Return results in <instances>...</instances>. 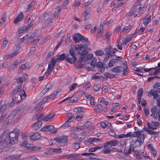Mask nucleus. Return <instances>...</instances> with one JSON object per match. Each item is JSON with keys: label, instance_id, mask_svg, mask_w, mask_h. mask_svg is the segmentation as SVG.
Segmentation results:
<instances>
[{"label": "nucleus", "instance_id": "nucleus-18", "mask_svg": "<svg viewBox=\"0 0 160 160\" xmlns=\"http://www.w3.org/2000/svg\"><path fill=\"white\" fill-rule=\"evenodd\" d=\"M22 88L21 85H19L17 88L14 90L11 93V95L12 96H13L15 95L19 94L20 93H19V92L21 90Z\"/></svg>", "mask_w": 160, "mask_h": 160}, {"label": "nucleus", "instance_id": "nucleus-29", "mask_svg": "<svg viewBox=\"0 0 160 160\" xmlns=\"http://www.w3.org/2000/svg\"><path fill=\"white\" fill-rule=\"evenodd\" d=\"M80 141H75L74 142L72 145V147L74 149H78L80 147Z\"/></svg>", "mask_w": 160, "mask_h": 160}, {"label": "nucleus", "instance_id": "nucleus-44", "mask_svg": "<svg viewBox=\"0 0 160 160\" xmlns=\"http://www.w3.org/2000/svg\"><path fill=\"white\" fill-rule=\"evenodd\" d=\"M7 113L6 112H3L0 117V123L3 121V120L5 118L7 115Z\"/></svg>", "mask_w": 160, "mask_h": 160}, {"label": "nucleus", "instance_id": "nucleus-45", "mask_svg": "<svg viewBox=\"0 0 160 160\" xmlns=\"http://www.w3.org/2000/svg\"><path fill=\"white\" fill-rule=\"evenodd\" d=\"M20 112L19 109L17 108L15 110H13L12 112V114L13 116H16Z\"/></svg>", "mask_w": 160, "mask_h": 160}, {"label": "nucleus", "instance_id": "nucleus-17", "mask_svg": "<svg viewBox=\"0 0 160 160\" xmlns=\"http://www.w3.org/2000/svg\"><path fill=\"white\" fill-rule=\"evenodd\" d=\"M42 122L41 121H38L37 122L33 124L32 126V129L34 130H37L39 128L42 126Z\"/></svg>", "mask_w": 160, "mask_h": 160}, {"label": "nucleus", "instance_id": "nucleus-14", "mask_svg": "<svg viewBox=\"0 0 160 160\" xmlns=\"http://www.w3.org/2000/svg\"><path fill=\"white\" fill-rule=\"evenodd\" d=\"M68 55H66V60L67 62L70 63L71 64L74 63L77 60L76 57H72V58H69L68 57Z\"/></svg>", "mask_w": 160, "mask_h": 160}, {"label": "nucleus", "instance_id": "nucleus-41", "mask_svg": "<svg viewBox=\"0 0 160 160\" xmlns=\"http://www.w3.org/2000/svg\"><path fill=\"white\" fill-rule=\"evenodd\" d=\"M34 22V21L32 20L30 21V23L29 24H28L27 26H25V27L26 28L25 30L26 31H28V30L30 28H31L32 27V25H33Z\"/></svg>", "mask_w": 160, "mask_h": 160}, {"label": "nucleus", "instance_id": "nucleus-12", "mask_svg": "<svg viewBox=\"0 0 160 160\" xmlns=\"http://www.w3.org/2000/svg\"><path fill=\"white\" fill-rule=\"evenodd\" d=\"M28 78V76L26 74H23L22 76L17 79V83L20 84V85H22L23 82L26 80Z\"/></svg>", "mask_w": 160, "mask_h": 160}, {"label": "nucleus", "instance_id": "nucleus-6", "mask_svg": "<svg viewBox=\"0 0 160 160\" xmlns=\"http://www.w3.org/2000/svg\"><path fill=\"white\" fill-rule=\"evenodd\" d=\"M17 97H15L14 98H13L11 102L9 103V105L11 106H13L14 104L16 103H17L19 102L20 100L22 99L21 98V95L20 94H17Z\"/></svg>", "mask_w": 160, "mask_h": 160}, {"label": "nucleus", "instance_id": "nucleus-48", "mask_svg": "<svg viewBox=\"0 0 160 160\" xmlns=\"http://www.w3.org/2000/svg\"><path fill=\"white\" fill-rule=\"evenodd\" d=\"M97 61L96 58H93L92 60L90 65L93 67H95L96 65Z\"/></svg>", "mask_w": 160, "mask_h": 160}, {"label": "nucleus", "instance_id": "nucleus-16", "mask_svg": "<svg viewBox=\"0 0 160 160\" xmlns=\"http://www.w3.org/2000/svg\"><path fill=\"white\" fill-rule=\"evenodd\" d=\"M143 89L142 88H140L138 92V103L140 104L141 103V99L143 93Z\"/></svg>", "mask_w": 160, "mask_h": 160}, {"label": "nucleus", "instance_id": "nucleus-49", "mask_svg": "<svg viewBox=\"0 0 160 160\" xmlns=\"http://www.w3.org/2000/svg\"><path fill=\"white\" fill-rule=\"evenodd\" d=\"M61 10V9H60L58 7L55 9L54 12L52 14L55 15L56 16V15L60 12Z\"/></svg>", "mask_w": 160, "mask_h": 160}, {"label": "nucleus", "instance_id": "nucleus-20", "mask_svg": "<svg viewBox=\"0 0 160 160\" xmlns=\"http://www.w3.org/2000/svg\"><path fill=\"white\" fill-rule=\"evenodd\" d=\"M82 35L78 33L74 34L73 36V39L76 43L79 42L81 40Z\"/></svg>", "mask_w": 160, "mask_h": 160}, {"label": "nucleus", "instance_id": "nucleus-47", "mask_svg": "<svg viewBox=\"0 0 160 160\" xmlns=\"http://www.w3.org/2000/svg\"><path fill=\"white\" fill-rule=\"evenodd\" d=\"M25 28V26L22 27V28L19 29L17 33L20 35L25 31H26Z\"/></svg>", "mask_w": 160, "mask_h": 160}, {"label": "nucleus", "instance_id": "nucleus-59", "mask_svg": "<svg viewBox=\"0 0 160 160\" xmlns=\"http://www.w3.org/2000/svg\"><path fill=\"white\" fill-rule=\"evenodd\" d=\"M70 116H68V118L67 122H69L72 121L74 119L73 115L70 114Z\"/></svg>", "mask_w": 160, "mask_h": 160}, {"label": "nucleus", "instance_id": "nucleus-1", "mask_svg": "<svg viewBox=\"0 0 160 160\" xmlns=\"http://www.w3.org/2000/svg\"><path fill=\"white\" fill-rule=\"evenodd\" d=\"M20 132V130L18 128H14L13 131L10 132L8 130H5L2 134V137L4 139L0 141V146L8 147L16 143L18 141Z\"/></svg>", "mask_w": 160, "mask_h": 160}, {"label": "nucleus", "instance_id": "nucleus-57", "mask_svg": "<svg viewBox=\"0 0 160 160\" xmlns=\"http://www.w3.org/2000/svg\"><path fill=\"white\" fill-rule=\"evenodd\" d=\"M52 70L50 68H48L47 71L44 73V75L46 76H48L51 73V72Z\"/></svg>", "mask_w": 160, "mask_h": 160}, {"label": "nucleus", "instance_id": "nucleus-51", "mask_svg": "<svg viewBox=\"0 0 160 160\" xmlns=\"http://www.w3.org/2000/svg\"><path fill=\"white\" fill-rule=\"evenodd\" d=\"M45 116V114L44 113H42L41 114V115L38 116L37 118L38 121H40V120H42L44 121V117Z\"/></svg>", "mask_w": 160, "mask_h": 160}, {"label": "nucleus", "instance_id": "nucleus-62", "mask_svg": "<svg viewBox=\"0 0 160 160\" xmlns=\"http://www.w3.org/2000/svg\"><path fill=\"white\" fill-rule=\"evenodd\" d=\"M78 100V99L77 98H74L71 97L69 100V103H73L75 102Z\"/></svg>", "mask_w": 160, "mask_h": 160}, {"label": "nucleus", "instance_id": "nucleus-42", "mask_svg": "<svg viewBox=\"0 0 160 160\" xmlns=\"http://www.w3.org/2000/svg\"><path fill=\"white\" fill-rule=\"evenodd\" d=\"M73 46L72 45L71 47L72 48H70L69 50V52L70 55H71L72 57H76L75 53L74 51V49L73 48Z\"/></svg>", "mask_w": 160, "mask_h": 160}, {"label": "nucleus", "instance_id": "nucleus-8", "mask_svg": "<svg viewBox=\"0 0 160 160\" xmlns=\"http://www.w3.org/2000/svg\"><path fill=\"white\" fill-rule=\"evenodd\" d=\"M134 147L133 144H130L128 148H125L123 151L125 155H129L132 152L134 151Z\"/></svg>", "mask_w": 160, "mask_h": 160}, {"label": "nucleus", "instance_id": "nucleus-19", "mask_svg": "<svg viewBox=\"0 0 160 160\" xmlns=\"http://www.w3.org/2000/svg\"><path fill=\"white\" fill-rule=\"evenodd\" d=\"M148 96L149 97L151 96H153V98L155 99L158 97V95L157 92L156 91V90L154 89H151L150 90Z\"/></svg>", "mask_w": 160, "mask_h": 160}, {"label": "nucleus", "instance_id": "nucleus-11", "mask_svg": "<svg viewBox=\"0 0 160 160\" xmlns=\"http://www.w3.org/2000/svg\"><path fill=\"white\" fill-rule=\"evenodd\" d=\"M123 68L122 66H117L110 70V71L114 73H119L122 71Z\"/></svg>", "mask_w": 160, "mask_h": 160}, {"label": "nucleus", "instance_id": "nucleus-37", "mask_svg": "<svg viewBox=\"0 0 160 160\" xmlns=\"http://www.w3.org/2000/svg\"><path fill=\"white\" fill-rule=\"evenodd\" d=\"M66 55H65L64 53H62L59 55L56 59H57V61L58 60L60 61H63L66 60Z\"/></svg>", "mask_w": 160, "mask_h": 160}, {"label": "nucleus", "instance_id": "nucleus-53", "mask_svg": "<svg viewBox=\"0 0 160 160\" xmlns=\"http://www.w3.org/2000/svg\"><path fill=\"white\" fill-rule=\"evenodd\" d=\"M101 87V85L99 84H95L93 86V89L95 91H98Z\"/></svg>", "mask_w": 160, "mask_h": 160}, {"label": "nucleus", "instance_id": "nucleus-43", "mask_svg": "<svg viewBox=\"0 0 160 160\" xmlns=\"http://www.w3.org/2000/svg\"><path fill=\"white\" fill-rule=\"evenodd\" d=\"M136 34V32H135L133 34H132L131 35L127 36L126 38L128 40V42H129L132 40L133 38L135 35Z\"/></svg>", "mask_w": 160, "mask_h": 160}, {"label": "nucleus", "instance_id": "nucleus-35", "mask_svg": "<svg viewBox=\"0 0 160 160\" xmlns=\"http://www.w3.org/2000/svg\"><path fill=\"white\" fill-rule=\"evenodd\" d=\"M104 75L107 77L110 78H113L115 77V75L110 73L109 72H105L103 74Z\"/></svg>", "mask_w": 160, "mask_h": 160}, {"label": "nucleus", "instance_id": "nucleus-60", "mask_svg": "<svg viewBox=\"0 0 160 160\" xmlns=\"http://www.w3.org/2000/svg\"><path fill=\"white\" fill-rule=\"evenodd\" d=\"M96 67L98 68H102L103 65L102 63L100 62H99L96 65Z\"/></svg>", "mask_w": 160, "mask_h": 160}, {"label": "nucleus", "instance_id": "nucleus-34", "mask_svg": "<svg viewBox=\"0 0 160 160\" xmlns=\"http://www.w3.org/2000/svg\"><path fill=\"white\" fill-rule=\"evenodd\" d=\"M55 18L56 17L55 15L53 14L51 15L47 20L46 23H47V24H49L51 23Z\"/></svg>", "mask_w": 160, "mask_h": 160}, {"label": "nucleus", "instance_id": "nucleus-21", "mask_svg": "<svg viewBox=\"0 0 160 160\" xmlns=\"http://www.w3.org/2000/svg\"><path fill=\"white\" fill-rule=\"evenodd\" d=\"M48 132L51 134L55 133L56 132V130L54 129V127L52 125H48Z\"/></svg>", "mask_w": 160, "mask_h": 160}, {"label": "nucleus", "instance_id": "nucleus-24", "mask_svg": "<svg viewBox=\"0 0 160 160\" xmlns=\"http://www.w3.org/2000/svg\"><path fill=\"white\" fill-rule=\"evenodd\" d=\"M35 4V2L33 1H32L28 5L27 8L26 9V12H29L31 10L32 8L34 7Z\"/></svg>", "mask_w": 160, "mask_h": 160}, {"label": "nucleus", "instance_id": "nucleus-39", "mask_svg": "<svg viewBox=\"0 0 160 160\" xmlns=\"http://www.w3.org/2000/svg\"><path fill=\"white\" fill-rule=\"evenodd\" d=\"M95 54L96 56H100L104 55V53L102 50H98L95 52Z\"/></svg>", "mask_w": 160, "mask_h": 160}, {"label": "nucleus", "instance_id": "nucleus-55", "mask_svg": "<svg viewBox=\"0 0 160 160\" xmlns=\"http://www.w3.org/2000/svg\"><path fill=\"white\" fill-rule=\"evenodd\" d=\"M83 114H82L78 113L77 114L76 118L77 119L78 121H79L80 119L82 118L83 117Z\"/></svg>", "mask_w": 160, "mask_h": 160}, {"label": "nucleus", "instance_id": "nucleus-27", "mask_svg": "<svg viewBox=\"0 0 160 160\" xmlns=\"http://www.w3.org/2000/svg\"><path fill=\"white\" fill-rule=\"evenodd\" d=\"M7 19V15L6 14H3L2 18L0 19V27L4 24Z\"/></svg>", "mask_w": 160, "mask_h": 160}, {"label": "nucleus", "instance_id": "nucleus-28", "mask_svg": "<svg viewBox=\"0 0 160 160\" xmlns=\"http://www.w3.org/2000/svg\"><path fill=\"white\" fill-rule=\"evenodd\" d=\"M55 115V113H51L48 116L44 118V121L47 122L50 121Z\"/></svg>", "mask_w": 160, "mask_h": 160}, {"label": "nucleus", "instance_id": "nucleus-56", "mask_svg": "<svg viewBox=\"0 0 160 160\" xmlns=\"http://www.w3.org/2000/svg\"><path fill=\"white\" fill-rule=\"evenodd\" d=\"M49 98V96H46L42 99V100L40 101V102H41L42 104L44 103L47 101Z\"/></svg>", "mask_w": 160, "mask_h": 160}, {"label": "nucleus", "instance_id": "nucleus-63", "mask_svg": "<svg viewBox=\"0 0 160 160\" xmlns=\"http://www.w3.org/2000/svg\"><path fill=\"white\" fill-rule=\"evenodd\" d=\"M36 50L35 47H32L30 48L29 54H33Z\"/></svg>", "mask_w": 160, "mask_h": 160}, {"label": "nucleus", "instance_id": "nucleus-15", "mask_svg": "<svg viewBox=\"0 0 160 160\" xmlns=\"http://www.w3.org/2000/svg\"><path fill=\"white\" fill-rule=\"evenodd\" d=\"M90 13V10L88 9H86L82 13V17L84 18V21H86L89 19L88 15Z\"/></svg>", "mask_w": 160, "mask_h": 160}, {"label": "nucleus", "instance_id": "nucleus-40", "mask_svg": "<svg viewBox=\"0 0 160 160\" xmlns=\"http://www.w3.org/2000/svg\"><path fill=\"white\" fill-rule=\"evenodd\" d=\"M93 55L91 53H90L88 54H87V55L85 56L84 58V62H85L88 60H90L93 57Z\"/></svg>", "mask_w": 160, "mask_h": 160}, {"label": "nucleus", "instance_id": "nucleus-50", "mask_svg": "<svg viewBox=\"0 0 160 160\" xmlns=\"http://www.w3.org/2000/svg\"><path fill=\"white\" fill-rule=\"evenodd\" d=\"M132 27V26L130 24L128 26H125L123 29V32H126L128 30H130Z\"/></svg>", "mask_w": 160, "mask_h": 160}, {"label": "nucleus", "instance_id": "nucleus-38", "mask_svg": "<svg viewBox=\"0 0 160 160\" xmlns=\"http://www.w3.org/2000/svg\"><path fill=\"white\" fill-rule=\"evenodd\" d=\"M117 62V61L115 59H112L109 61L108 66L109 68H111L113 67L114 66L113 64H116Z\"/></svg>", "mask_w": 160, "mask_h": 160}, {"label": "nucleus", "instance_id": "nucleus-36", "mask_svg": "<svg viewBox=\"0 0 160 160\" xmlns=\"http://www.w3.org/2000/svg\"><path fill=\"white\" fill-rule=\"evenodd\" d=\"M103 147L104 146H102L101 147L97 146L94 148H91L88 151L89 152H93L98 150L102 149Z\"/></svg>", "mask_w": 160, "mask_h": 160}, {"label": "nucleus", "instance_id": "nucleus-58", "mask_svg": "<svg viewBox=\"0 0 160 160\" xmlns=\"http://www.w3.org/2000/svg\"><path fill=\"white\" fill-rule=\"evenodd\" d=\"M26 104L25 103L22 104L20 106L18 107V108L21 111L23 109L26 107Z\"/></svg>", "mask_w": 160, "mask_h": 160}, {"label": "nucleus", "instance_id": "nucleus-23", "mask_svg": "<svg viewBox=\"0 0 160 160\" xmlns=\"http://www.w3.org/2000/svg\"><path fill=\"white\" fill-rule=\"evenodd\" d=\"M151 19V16L149 14H148L146 16L145 18L143 20V22L144 24L146 25L150 21Z\"/></svg>", "mask_w": 160, "mask_h": 160}, {"label": "nucleus", "instance_id": "nucleus-13", "mask_svg": "<svg viewBox=\"0 0 160 160\" xmlns=\"http://www.w3.org/2000/svg\"><path fill=\"white\" fill-rule=\"evenodd\" d=\"M57 61V59H56V58H52L50 61V63L48 64V68L52 70Z\"/></svg>", "mask_w": 160, "mask_h": 160}, {"label": "nucleus", "instance_id": "nucleus-31", "mask_svg": "<svg viewBox=\"0 0 160 160\" xmlns=\"http://www.w3.org/2000/svg\"><path fill=\"white\" fill-rule=\"evenodd\" d=\"M157 111V107L156 106H153L151 109V112L152 114L150 115V116L152 117L155 115V114Z\"/></svg>", "mask_w": 160, "mask_h": 160}, {"label": "nucleus", "instance_id": "nucleus-64", "mask_svg": "<svg viewBox=\"0 0 160 160\" xmlns=\"http://www.w3.org/2000/svg\"><path fill=\"white\" fill-rule=\"evenodd\" d=\"M160 87V83L159 82H156L153 86V88L156 89L157 88Z\"/></svg>", "mask_w": 160, "mask_h": 160}, {"label": "nucleus", "instance_id": "nucleus-33", "mask_svg": "<svg viewBox=\"0 0 160 160\" xmlns=\"http://www.w3.org/2000/svg\"><path fill=\"white\" fill-rule=\"evenodd\" d=\"M112 47L111 46H110L108 48H106L105 49V53H106V54L107 55H111V54L110 53L112 52L113 54L115 53V52L114 51H112Z\"/></svg>", "mask_w": 160, "mask_h": 160}, {"label": "nucleus", "instance_id": "nucleus-9", "mask_svg": "<svg viewBox=\"0 0 160 160\" xmlns=\"http://www.w3.org/2000/svg\"><path fill=\"white\" fill-rule=\"evenodd\" d=\"M21 155H15L6 157L2 158L1 160H18L20 158Z\"/></svg>", "mask_w": 160, "mask_h": 160}, {"label": "nucleus", "instance_id": "nucleus-61", "mask_svg": "<svg viewBox=\"0 0 160 160\" xmlns=\"http://www.w3.org/2000/svg\"><path fill=\"white\" fill-rule=\"evenodd\" d=\"M81 1V0H76L75 3L73 4V6L76 7L78 6L80 4Z\"/></svg>", "mask_w": 160, "mask_h": 160}, {"label": "nucleus", "instance_id": "nucleus-3", "mask_svg": "<svg viewBox=\"0 0 160 160\" xmlns=\"http://www.w3.org/2000/svg\"><path fill=\"white\" fill-rule=\"evenodd\" d=\"M143 132V130H138L133 133L130 132L131 137H138L137 140L134 142V144H135V147H140L144 143L145 138V135L142 133Z\"/></svg>", "mask_w": 160, "mask_h": 160}, {"label": "nucleus", "instance_id": "nucleus-54", "mask_svg": "<svg viewBox=\"0 0 160 160\" xmlns=\"http://www.w3.org/2000/svg\"><path fill=\"white\" fill-rule=\"evenodd\" d=\"M91 2L89 1H88L85 2L82 5V7L83 8H85L86 7L88 6L91 4Z\"/></svg>", "mask_w": 160, "mask_h": 160}, {"label": "nucleus", "instance_id": "nucleus-25", "mask_svg": "<svg viewBox=\"0 0 160 160\" xmlns=\"http://www.w3.org/2000/svg\"><path fill=\"white\" fill-rule=\"evenodd\" d=\"M111 35L112 34L110 33L107 32L103 36V40H106L107 43H109L110 42V38Z\"/></svg>", "mask_w": 160, "mask_h": 160}, {"label": "nucleus", "instance_id": "nucleus-10", "mask_svg": "<svg viewBox=\"0 0 160 160\" xmlns=\"http://www.w3.org/2000/svg\"><path fill=\"white\" fill-rule=\"evenodd\" d=\"M24 18V15L23 12H21L18 15L16 18L14 20L13 22L15 24H16L19 22L22 21Z\"/></svg>", "mask_w": 160, "mask_h": 160}, {"label": "nucleus", "instance_id": "nucleus-26", "mask_svg": "<svg viewBox=\"0 0 160 160\" xmlns=\"http://www.w3.org/2000/svg\"><path fill=\"white\" fill-rule=\"evenodd\" d=\"M40 137V135L38 133H34L30 137V140H36L39 138Z\"/></svg>", "mask_w": 160, "mask_h": 160}, {"label": "nucleus", "instance_id": "nucleus-30", "mask_svg": "<svg viewBox=\"0 0 160 160\" xmlns=\"http://www.w3.org/2000/svg\"><path fill=\"white\" fill-rule=\"evenodd\" d=\"M80 41H82V42L85 43V44H83V45H87V47H88V45L89 44V42L88 40V38L82 35L81 38V40Z\"/></svg>", "mask_w": 160, "mask_h": 160}, {"label": "nucleus", "instance_id": "nucleus-4", "mask_svg": "<svg viewBox=\"0 0 160 160\" xmlns=\"http://www.w3.org/2000/svg\"><path fill=\"white\" fill-rule=\"evenodd\" d=\"M89 126L88 121H86L84 124L82 125L78 126L73 128L72 130L74 132L80 131L81 130L87 128Z\"/></svg>", "mask_w": 160, "mask_h": 160}, {"label": "nucleus", "instance_id": "nucleus-32", "mask_svg": "<svg viewBox=\"0 0 160 160\" xmlns=\"http://www.w3.org/2000/svg\"><path fill=\"white\" fill-rule=\"evenodd\" d=\"M52 85H51L48 84L47 85L45 88L42 91V93L43 94H45L49 89L52 88Z\"/></svg>", "mask_w": 160, "mask_h": 160}, {"label": "nucleus", "instance_id": "nucleus-22", "mask_svg": "<svg viewBox=\"0 0 160 160\" xmlns=\"http://www.w3.org/2000/svg\"><path fill=\"white\" fill-rule=\"evenodd\" d=\"M30 67V66L27 64L26 63L22 65L21 67L19 68V69L18 71L19 73H22V70L25 69H28Z\"/></svg>", "mask_w": 160, "mask_h": 160}, {"label": "nucleus", "instance_id": "nucleus-2", "mask_svg": "<svg viewBox=\"0 0 160 160\" xmlns=\"http://www.w3.org/2000/svg\"><path fill=\"white\" fill-rule=\"evenodd\" d=\"M72 48L75 51H77V55L80 57L78 58V62L79 63H82L84 60L85 57L88 52L87 50L88 47L87 45L81 44L78 45V47L73 45Z\"/></svg>", "mask_w": 160, "mask_h": 160}, {"label": "nucleus", "instance_id": "nucleus-7", "mask_svg": "<svg viewBox=\"0 0 160 160\" xmlns=\"http://www.w3.org/2000/svg\"><path fill=\"white\" fill-rule=\"evenodd\" d=\"M68 140L67 137L65 136H61L56 137L54 139V140L56 141L58 143H64L67 142Z\"/></svg>", "mask_w": 160, "mask_h": 160}, {"label": "nucleus", "instance_id": "nucleus-52", "mask_svg": "<svg viewBox=\"0 0 160 160\" xmlns=\"http://www.w3.org/2000/svg\"><path fill=\"white\" fill-rule=\"evenodd\" d=\"M87 142H89L90 143H92L93 142H102L101 140L99 139H96V138H93L91 140V141L90 142L89 141H87Z\"/></svg>", "mask_w": 160, "mask_h": 160}, {"label": "nucleus", "instance_id": "nucleus-46", "mask_svg": "<svg viewBox=\"0 0 160 160\" xmlns=\"http://www.w3.org/2000/svg\"><path fill=\"white\" fill-rule=\"evenodd\" d=\"M15 56L14 52H12L11 54H6L4 56V57L6 59H9L13 58Z\"/></svg>", "mask_w": 160, "mask_h": 160}, {"label": "nucleus", "instance_id": "nucleus-5", "mask_svg": "<svg viewBox=\"0 0 160 160\" xmlns=\"http://www.w3.org/2000/svg\"><path fill=\"white\" fill-rule=\"evenodd\" d=\"M118 144V141L117 140H115L112 141H110L108 142L104 143L103 146L104 149H107L108 148V146H110V148L112 147L115 146Z\"/></svg>", "mask_w": 160, "mask_h": 160}]
</instances>
